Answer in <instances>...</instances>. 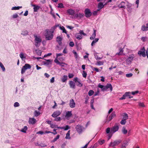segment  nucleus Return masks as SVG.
<instances>
[{"label": "nucleus", "mask_w": 148, "mask_h": 148, "mask_svg": "<svg viewBox=\"0 0 148 148\" xmlns=\"http://www.w3.org/2000/svg\"><path fill=\"white\" fill-rule=\"evenodd\" d=\"M103 64V62L101 61H98L97 62V64H96L98 65H102Z\"/></svg>", "instance_id": "obj_52"}, {"label": "nucleus", "mask_w": 148, "mask_h": 148, "mask_svg": "<svg viewBox=\"0 0 148 148\" xmlns=\"http://www.w3.org/2000/svg\"><path fill=\"white\" fill-rule=\"evenodd\" d=\"M145 51V49L144 47H143L140 51L138 52V54L141 55L143 57H145L146 56Z\"/></svg>", "instance_id": "obj_8"}, {"label": "nucleus", "mask_w": 148, "mask_h": 148, "mask_svg": "<svg viewBox=\"0 0 148 148\" xmlns=\"http://www.w3.org/2000/svg\"><path fill=\"white\" fill-rule=\"evenodd\" d=\"M96 30H94V32L93 33L92 35V36L94 38H95L96 35Z\"/></svg>", "instance_id": "obj_57"}, {"label": "nucleus", "mask_w": 148, "mask_h": 148, "mask_svg": "<svg viewBox=\"0 0 148 148\" xmlns=\"http://www.w3.org/2000/svg\"><path fill=\"white\" fill-rule=\"evenodd\" d=\"M18 16V15L16 13L12 15V18H17Z\"/></svg>", "instance_id": "obj_50"}, {"label": "nucleus", "mask_w": 148, "mask_h": 148, "mask_svg": "<svg viewBox=\"0 0 148 148\" xmlns=\"http://www.w3.org/2000/svg\"><path fill=\"white\" fill-rule=\"evenodd\" d=\"M134 57V56L133 54H132L130 55L129 57L126 60L127 63L128 64H130Z\"/></svg>", "instance_id": "obj_6"}, {"label": "nucleus", "mask_w": 148, "mask_h": 148, "mask_svg": "<svg viewBox=\"0 0 148 148\" xmlns=\"http://www.w3.org/2000/svg\"><path fill=\"white\" fill-rule=\"evenodd\" d=\"M130 92H126L125 95V97H128V96H129L130 94Z\"/></svg>", "instance_id": "obj_64"}, {"label": "nucleus", "mask_w": 148, "mask_h": 148, "mask_svg": "<svg viewBox=\"0 0 148 148\" xmlns=\"http://www.w3.org/2000/svg\"><path fill=\"white\" fill-rule=\"evenodd\" d=\"M31 67L30 65L28 64H26L22 68L21 70V73L22 74L25 73V71L27 69H31Z\"/></svg>", "instance_id": "obj_3"}, {"label": "nucleus", "mask_w": 148, "mask_h": 148, "mask_svg": "<svg viewBox=\"0 0 148 148\" xmlns=\"http://www.w3.org/2000/svg\"><path fill=\"white\" fill-rule=\"evenodd\" d=\"M73 81L76 83V85L80 87L82 86L83 84L81 83V80L77 77H75L73 79Z\"/></svg>", "instance_id": "obj_5"}, {"label": "nucleus", "mask_w": 148, "mask_h": 148, "mask_svg": "<svg viewBox=\"0 0 148 148\" xmlns=\"http://www.w3.org/2000/svg\"><path fill=\"white\" fill-rule=\"evenodd\" d=\"M126 120L123 119L121 121L120 123L121 125H124L126 123Z\"/></svg>", "instance_id": "obj_38"}, {"label": "nucleus", "mask_w": 148, "mask_h": 148, "mask_svg": "<svg viewBox=\"0 0 148 148\" xmlns=\"http://www.w3.org/2000/svg\"><path fill=\"white\" fill-rule=\"evenodd\" d=\"M58 7L60 8H64V7L63 4L62 3H60L58 4Z\"/></svg>", "instance_id": "obj_46"}, {"label": "nucleus", "mask_w": 148, "mask_h": 148, "mask_svg": "<svg viewBox=\"0 0 148 148\" xmlns=\"http://www.w3.org/2000/svg\"><path fill=\"white\" fill-rule=\"evenodd\" d=\"M125 95L124 94L123 96L121 98H119L120 100H123L125 99Z\"/></svg>", "instance_id": "obj_62"}, {"label": "nucleus", "mask_w": 148, "mask_h": 148, "mask_svg": "<svg viewBox=\"0 0 148 148\" xmlns=\"http://www.w3.org/2000/svg\"><path fill=\"white\" fill-rule=\"evenodd\" d=\"M51 55H52L51 53H49L47 54H45L44 56L42 57V58H43L44 57H47L48 56H51Z\"/></svg>", "instance_id": "obj_58"}, {"label": "nucleus", "mask_w": 148, "mask_h": 148, "mask_svg": "<svg viewBox=\"0 0 148 148\" xmlns=\"http://www.w3.org/2000/svg\"><path fill=\"white\" fill-rule=\"evenodd\" d=\"M74 76V75L72 73H69L68 75L69 77L70 78H72Z\"/></svg>", "instance_id": "obj_53"}, {"label": "nucleus", "mask_w": 148, "mask_h": 148, "mask_svg": "<svg viewBox=\"0 0 148 148\" xmlns=\"http://www.w3.org/2000/svg\"><path fill=\"white\" fill-rule=\"evenodd\" d=\"M60 29L61 30H62L63 32L64 33L66 34V31L64 27H63V26L60 27Z\"/></svg>", "instance_id": "obj_36"}, {"label": "nucleus", "mask_w": 148, "mask_h": 148, "mask_svg": "<svg viewBox=\"0 0 148 148\" xmlns=\"http://www.w3.org/2000/svg\"><path fill=\"white\" fill-rule=\"evenodd\" d=\"M14 107H16L19 106L20 105L18 102H16L14 103Z\"/></svg>", "instance_id": "obj_49"}, {"label": "nucleus", "mask_w": 148, "mask_h": 148, "mask_svg": "<svg viewBox=\"0 0 148 148\" xmlns=\"http://www.w3.org/2000/svg\"><path fill=\"white\" fill-rule=\"evenodd\" d=\"M147 38L146 37H142L141 38V40L143 41V42H145L146 40L147 39Z\"/></svg>", "instance_id": "obj_61"}, {"label": "nucleus", "mask_w": 148, "mask_h": 148, "mask_svg": "<svg viewBox=\"0 0 148 148\" xmlns=\"http://www.w3.org/2000/svg\"><path fill=\"white\" fill-rule=\"evenodd\" d=\"M105 140H99L98 142L101 145H102L105 142Z\"/></svg>", "instance_id": "obj_41"}, {"label": "nucleus", "mask_w": 148, "mask_h": 148, "mask_svg": "<svg viewBox=\"0 0 148 148\" xmlns=\"http://www.w3.org/2000/svg\"><path fill=\"white\" fill-rule=\"evenodd\" d=\"M67 78V76L65 75H63L61 79L62 82H66Z\"/></svg>", "instance_id": "obj_20"}, {"label": "nucleus", "mask_w": 148, "mask_h": 148, "mask_svg": "<svg viewBox=\"0 0 148 148\" xmlns=\"http://www.w3.org/2000/svg\"><path fill=\"white\" fill-rule=\"evenodd\" d=\"M119 126L116 124L111 129V132L114 133L116 131H117L119 129Z\"/></svg>", "instance_id": "obj_9"}, {"label": "nucleus", "mask_w": 148, "mask_h": 148, "mask_svg": "<svg viewBox=\"0 0 148 148\" xmlns=\"http://www.w3.org/2000/svg\"><path fill=\"white\" fill-rule=\"evenodd\" d=\"M125 45L124 46V47L123 48H120L119 49V53H117L116 54V55H121L123 54V49L125 47Z\"/></svg>", "instance_id": "obj_19"}, {"label": "nucleus", "mask_w": 148, "mask_h": 148, "mask_svg": "<svg viewBox=\"0 0 148 148\" xmlns=\"http://www.w3.org/2000/svg\"><path fill=\"white\" fill-rule=\"evenodd\" d=\"M75 128L76 131L79 134H81L84 129V127L80 125H77L76 126Z\"/></svg>", "instance_id": "obj_4"}, {"label": "nucleus", "mask_w": 148, "mask_h": 148, "mask_svg": "<svg viewBox=\"0 0 148 148\" xmlns=\"http://www.w3.org/2000/svg\"><path fill=\"white\" fill-rule=\"evenodd\" d=\"M131 5H132L131 3H128L127 5V8L129 9H130L131 8Z\"/></svg>", "instance_id": "obj_60"}, {"label": "nucleus", "mask_w": 148, "mask_h": 148, "mask_svg": "<svg viewBox=\"0 0 148 148\" xmlns=\"http://www.w3.org/2000/svg\"><path fill=\"white\" fill-rule=\"evenodd\" d=\"M79 32L80 33V34H81V35L82 36V35H83L84 36H86V34L83 31V30H80L79 31Z\"/></svg>", "instance_id": "obj_44"}, {"label": "nucleus", "mask_w": 148, "mask_h": 148, "mask_svg": "<svg viewBox=\"0 0 148 148\" xmlns=\"http://www.w3.org/2000/svg\"><path fill=\"white\" fill-rule=\"evenodd\" d=\"M141 29L143 31L148 30V22L146 25H144L142 26Z\"/></svg>", "instance_id": "obj_15"}, {"label": "nucleus", "mask_w": 148, "mask_h": 148, "mask_svg": "<svg viewBox=\"0 0 148 148\" xmlns=\"http://www.w3.org/2000/svg\"><path fill=\"white\" fill-rule=\"evenodd\" d=\"M34 7V12L37 11V6L36 5L31 4Z\"/></svg>", "instance_id": "obj_40"}, {"label": "nucleus", "mask_w": 148, "mask_h": 148, "mask_svg": "<svg viewBox=\"0 0 148 148\" xmlns=\"http://www.w3.org/2000/svg\"><path fill=\"white\" fill-rule=\"evenodd\" d=\"M125 3L124 2H122L119 5V7L121 8H125V6L124 5Z\"/></svg>", "instance_id": "obj_26"}, {"label": "nucleus", "mask_w": 148, "mask_h": 148, "mask_svg": "<svg viewBox=\"0 0 148 148\" xmlns=\"http://www.w3.org/2000/svg\"><path fill=\"white\" fill-rule=\"evenodd\" d=\"M42 41L41 39L39 37H38V45L39 43H40Z\"/></svg>", "instance_id": "obj_59"}, {"label": "nucleus", "mask_w": 148, "mask_h": 148, "mask_svg": "<svg viewBox=\"0 0 148 148\" xmlns=\"http://www.w3.org/2000/svg\"><path fill=\"white\" fill-rule=\"evenodd\" d=\"M76 38L79 40L81 39L82 38V36L81 35L79 32L77 33L75 35Z\"/></svg>", "instance_id": "obj_22"}, {"label": "nucleus", "mask_w": 148, "mask_h": 148, "mask_svg": "<svg viewBox=\"0 0 148 148\" xmlns=\"http://www.w3.org/2000/svg\"><path fill=\"white\" fill-rule=\"evenodd\" d=\"M69 106L71 108H74L75 107V103L74 102V101L73 99H72L70 101Z\"/></svg>", "instance_id": "obj_12"}, {"label": "nucleus", "mask_w": 148, "mask_h": 148, "mask_svg": "<svg viewBox=\"0 0 148 148\" xmlns=\"http://www.w3.org/2000/svg\"><path fill=\"white\" fill-rule=\"evenodd\" d=\"M122 131L123 133L125 134H126L127 132V130L125 129V127H123L122 128Z\"/></svg>", "instance_id": "obj_31"}, {"label": "nucleus", "mask_w": 148, "mask_h": 148, "mask_svg": "<svg viewBox=\"0 0 148 148\" xmlns=\"http://www.w3.org/2000/svg\"><path fill=\"white\" fill-rule=\"evenodd\" d=\"M60 137V136L59 135H57L56 137L52 141V142H54L56 141Z\"/></svg>", "instance_id": "obj_43"}, {"label": "nucleus", "mask_w": 148, "mask_h": 148, "mask_svg": "<svg viewBox=\"0 0 148 148\" xmlns=\"http://www.w3.org/2000/svg\"><path fill=\"white\" fill-rule=\"evenodd\" d=\"M94 91L92 90H90L88 92V94L90 96L92 95L94 93Z\"/></svg>", "instance_id": "obj_45"}, {"label": "nucleus", "mask_w": 148, "mask_h": 148, "mask_svg": "<svg viewBox=\"0 0 148 148\" xmlns=\"http://www.w3.org/2000/svg\"><path fill=\"white\" fill-rule=\"evenodd\" d=\"M44 34L46 40H50L52 39L53 36V33L51 32L49 29L45 30Z\"/></svg>", "instance_id": "obj_1"}, {"label": "nucleus", "mask_w": 148, "mask_h": 148, "mask_svg": "<svg viewBox=\"0 0 148 148\" xmlns=\"http://www.w3.org/2000/svg\"><path fill=\"white\" fill-rule=\"evenodd\" d=\"M84 16V14L82 13H79V14H77L75 15V16L76 17H79L81 18L82 17Z\"/></svg>", "instance_id": "obj_28"}, {"label": "nucleus", "mask_w": 148, "mask_h": 148, "mask_svg": "<svg viewBox=\"0 0 148 148\" xmlns=\"http://www.w3.org/2000/svg\"><path fill=\"white\" fill-rule=\"evenodd\" d=\"M55 82V78L54 77H52L50 80V82L51 83H53Z\"/></svg>", "instance_id": "obj_51"}, {"label": "nucleus", "mask_w": 148, "mask_h": 148, "mask_svg": "<svg viewBox=\"0 0 148 148\" xmlns=\"http://www.w3.org/2000/svg\"><path fill=\"white\" fill-rule=\"evenodd\" d=\"M28 32L27 30H24L22 31L21 34L23 36H26L28 34Z\"/></svg>", "instance_id": "obj_24"}, {"label": "nucleus", "mask_w": 148, "mask_h": 148, "mask_svg": "<svg viewBox=\"0 0 148 148\" xmlns=\"http://www.w3.org/2000/svg\"><path fill=\"white\" fill-rule=\"evenodd\" d=\"M116 116V115L114 113H112L110 115L108 118L107 119V120L108 121H111L113 118L114 117Z\"/></svg>", "instance_id": "obj_21"}, {"label": "nucleus", "mask_w": 148, "mask_h": 148, "mask_svg": "<svg viewBox=\"0 0 148 148\" xmlns=\"http://www.w3.org/2000/svg\"><path fill=\"white\" fill-rule=\"evenodd\" d=\"M57 27V26H53V27H52L51 28V29L50 30H49L52 33H53L54 32V31L56 28Z\"/></svg>", "instance_id": "obj_35"}, {"label": "nucleus", "mask_w": 148, "mask_h": 148, "mask_svg": "<svg viewBox=\"0 0 148 148\" xmlns=\"http://www.w3.org/2000/svg\"><path fill=\"white\" fill-rule=\"evenodd\" d=\"M107 89H108V88H110V90L111 91H112V85L111 84H108L106 86Z\"/></svg>", "instance_id": "obj_32"}, {"label": "nucleus", "mask_w": 148, "mask_h": 148, "mask_svg": "<svg viewBox=\"0 0 148 148\" xmlns=\"http://www.w3.org/2000/svg\"><path fill=\"white\" fill-rule=\"evenodd\" d=\"M138 105L140 107H144L145 106V105H144L143 103L139 102L138 103Z\"/></svg>", "instance_id": "obj_48"}, {"label": "nucleus", "mask_w": 148, "mask_h": 148, "mask_svg": "<svg viewBox=\"0 0 148 148\" xmlns=\"http://www.w3.org/2000/svg\"><path fill=\"white\" fill-rule=\"evenodd\" d=\"M67 12L69 15H73L75 13V11L72 9H69L67 10Z\"/></svg>", "instance_id": "obj_13"}, {"label": "nucleus", "mask_w": 148, "mask_h": 148, "mask_svg": "<svg viewBox=\"0 0 148 148\" xmlns=\"http://www.w3.org/2000/svg\"><path fill=\"white\" fill-rule=\"evenodd\" d=\"M63 129L65 130H66L70 129L71 127L69 126L68 125H66L65 127H63Z\"/></svg>", "instance_id": "obj_37"}, {"label": "nucleus", "mask_w": 148, "mask_h": 148, "mask_svg": "<svg viewBox=\"0 0 148 148\" xmlns=\"http://www.w3.org/2000/svg\"><path fill=\"white\" fill-rule=\"evenodd\" d=\"M22 8V6L14 7L12 8V10H18Z\"/></svg>", "instance_id": "obj_33"}, {"label": "nucleus", "mask_w": 148, "mask_h": 148, "mask_svg": "<svg viewBox=\"0 0 148 148\" xmlns=\"http://www.w3.org/2000/svg\"><path fill=\"white\" fill-rule=\"evenodd\" d=\"M82 75L83 77L86 78V77L87 73H86L85 71H83Z\"/></svg>", "instance_id": "obj_47"}, {"label": "nucleus", "mask_w": 148, "mask_h": 148, "mask_svg": "<svg viewBox=\"0 0 148 148\" xmlns=\"http://www.w3.org/2000/svg\"><path fill=\"white\" fill-rule=\"evenodd\" d=\"M61 120V118L60 117H58L56 118H55L54 119V121H60Z\"/></svg>", "instance_id": "obj_56"}, {"label": "nucleus", "mask_w": 148, "mask_h": 148, "mask_svg": "<svg viewBox=\"0 0 148 148\" xmlns=\"http://www.w3.org/2000/svg\"><path fill=\"white\" fill-rule=\"evenodd\" d=\"M41 107L42 106H40L38 109V116L41 114L42 113V110H41Z\"/></svg>", "instance_id": "obj_25"}, {"label": "nucleus", "mask_w": 148, "mask_h": 148, "mask_svg": "<svg viewBox=\"0 0 148 148\" xmlns=\"http://www.w3.org/2000/svg\"><path fill=\"white\" fill-rule=\"evenodd\" d=\"M133 75V74L132 73L127 74H126V76L127 77H132Z\"/></svg>", "instance_id": "obj_55"}, {"label": "nucleus", "mask_w": 148, "mask_h": 148, "mask_svg": "<svg viewBox=\"0 0 148 148\" xmlns=\"http://www.w3.org/2000/svg\"><path fill=\"white\" fill-rule=\"evenodd\" d=\"M74 43L73 42H70L69 43V45L70 46L73 47L74 46Z\"/></svg>", "instance_id": "obj_63"}, {"label": "nucleus", "mask_w": 148, "mask_h": 148, "mask_svg": "<svg viewBox=\"0 0 148 148\" xmlns=\"http://www.w3.org/2000/svg\"><path fill=\"white\" fill-rule=\"evenodd\" d=\"M46 60L47 61V62H46L45 64H46L47 65L49 64L50 63L51 64V62L52 61V60L49 59V60Z\"/></svg>", "instance_id": "obj_39"}, {"label": "nucleus", "mask_w": 148, "mask_h": 148, "mask_svg": "<svg viewBox=\"0 0 148 148\" xmlns=\"http://www.w3.org/2000/svg\"><path fill=\"white\" fill-rule=\"evenodd\" d=\"M61 113V112L59 111H56L53 112L52 114V116L54 118L56 117Z\"/></svg>", "instance_id": "obj_11"}, {"label": "nucleus", "mask_w": 148, "mask_h": 148, "mask_svg": "<svg viewBox=\"0 0 148 148\" xmlns=\"http://www.w3.org/2000/svg\"><path fill=\"white\" fill-rule=\"evenodd\" d=\"M122 116L123 117V119H125V120L127 119H128V116L127 114L126 113H123Z\"/></svg>", "instance_id": "obj_29"}, {"label": "nucleus", "mask_w": 148, "mask_h": 148, "mask_svg": "<svg viewBox=\"0 0 148 148\" xmlns=\"http://www.w3.org/2000/svg\"><path fill=\"white\" fill-rule=\"evenodd\" d=\"M62 38L60 36H58L56 38V41L59 45L62 44Z\"/></svg>", "instance_id": "obj_23"}, {"label": "nucleus", "mask_w": 148, "mask_h": 148, "mask_svg": "<svg viewBox=\"0 0 148 148\" xmlns=\"http://www.w3.org/2000/svg\"><path fill=\"white\" fill-rule=\"evenodd\" d=\"M69 84L71 88L74 89H75V84L73 81H70L69 82Z\"/></svg>", "instance_id": "obj_16"}, {"label": "nucleus", "mask_w": 148, "mask_h": 148, "mask_svg": "<svg viewBox=\"0 0 148 148\" xmlns=\"http://www.w3.org/2000/svg\"><path fill=\"white\" fill-rule=\"evenodd\" d=\"M70 130H69L68 132L66 134V136L65 138L66 139H71V137H70Z\"/></svg>", "instance_id": "obj_27"}, {"label": "nucleus", "mask_w": 148, "mask_h": 148, "mask_svg": "<svg viewBox=\"0 0 148 148\" xmlns=\"http://www.w3.org/2000/svg\"><path fill=\"white\" fill-rule=\"evenodd\" d=\"M57 58H56L55 59V60H54V62H55V63H57V64H60V62L58 61V59Z\"/></svg>", "instance_id": "obj_54"}, {"label": "nucleus", "mask_w": 148, "mask_h": 148, "mask_svg": "<svg viewBox=\"0 0 148 148\" xmlns=\"http://www.w3.org/2000/svg\"><path fill=\"white\" fill-rule=\"evenodd\" d=\"M19 56L21 59L23 60L26 58V54L23 52H21L19 54Z\"/></svg>", "instance_id": "obj_18"}, {"label": "nucleus", "mask_w": 148, "mask_h": 148, "mask_svg": "<svg viewBox=\"0 0 148 148\" xmlns=\"http://www.w3.org/2000/svg\"><path fill=\"white\" fill-rule=\"evenodd\" d=\"M34 37L35 38V45L36 46H37V36L36 35H34Z\"/></svg>", "instance_id": "obj_42"}, {"label": "nucleus", "mask_w": 148, "mask_h": 148, "mask_svg": "<svg viewBox=\"0 0 148 148\" xmlns=\"http://www.w3.org/2000/svg\"><path fill=\"white\" fill-rule=\"evenodd\" d=\"M0 67L1 68L3 71H5V68L3 64L1 62H0Z\"/></svg>", "instance_id": "obj_34"}, {"label": "nucleus", "mask_w": 148, "mask_h": 148, "mask_svg": "<svg viewBox=\"0 0 148 148\" xmlns=\"http://www.w3.org/2000/svg\"><path fill=\"white\" fill-rule=\"evenodd\" d=\"M27 126H25L20 131L23 132V133H26V131L27 130Z\"/></svg>", "instance_id": "obj_30"}, {"label": "nucleus", "mask_w": 148, "mask_h": 148, "mask_svg": "<svg viewBox=\"0 0 148 148\" xmlns=\"http://www.w3.org/2000/svg\"><path fill=\"white\" fill-rule=\"evenodd\" d=\"M72 115V112L71 111H68L66 112L65 117L66 119L69 120V118Z\"/></svg>", "instance_id": "obj_10"}, {"label": "nucleus", "mask_w": 148, "mask_h": 148, "mask_svg": "<svg viewBox=\"0 0 148 148\" xmlns=\"http://www.w3.org/2000/svg\"><path fill=\"white\" fill-rule=\"evenodd\" d=\"M36 122V120L33 118H29V124H34Z\"/></svg>", "instance_id": "obj_14"}, {"label": "nucleus", "mask_w": 148, "mask_h": 148, "mask_svg": "<svg viewBox=\"0 0 148 148\" xmlns=\"http://www.w3.org/2000/svg\"><path fill=\"white\" fill-rule=\"evenodd\" d=\"M121 142V140H115L113 142H111L109 145L110 147H114L117 146Z\"/></svg>", "instance_id": "obj_2"}, {"label": "nucleus", "mask_w": 148, "mask_h": 148, "mask_svg": "<svg viewBox=\"0 0 148 148\" xmlns=\"http://www.w3.org/2000/svg\"><path fill=\"white\" fill-rule=\"evenodd\" d=\"M85 12V16L86 17H89L91 16L92 13L88 9H86Z\"/></svg>", "instance_id": "obj_7"}, {"label": "nucleus", "mask_w": 148, "mask_h": 148, "mask_svg": "<svg viewBox=\"0 0 148 148\" xmlns=\"http://www.w3.org/2000/svg\"><path fill=\"white\" fill-rule=\"evenodd\" d=\"M104 5L103 3L101 2L99 3L97 6V8L98 9L97 10V11H99L101 9L103 8Z\"/></svg>", "instance_id": "obj_17"}]
</instances>
